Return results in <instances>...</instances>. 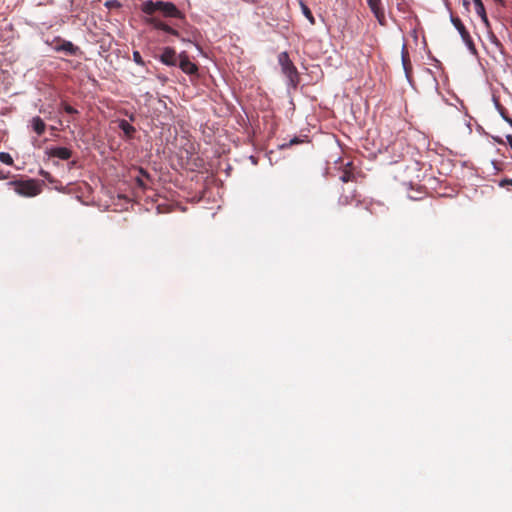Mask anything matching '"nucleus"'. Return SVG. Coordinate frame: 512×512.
<instances>
[{
    "label": "nucleus",
    "instance_id": "nucleus-25",
    "mask_svg": "<svg viewBox=\"0 0 512 512\" xmlns=\"http://www.w3.org/2000/svg\"><path fill=\"white\" fill-rule=\"evenodd\" d=\"M506 139H507V142H508V144L510 145V147L512 149V135H507Z\"/></svg>",
    "mask_w": 512,
    "mask_h": 512
},
{
    "label": "nucleus",
    "instance_id": "nucleus-21",
    "mask_svg": "<svg viewBox=\"0 0 512 512\" xmlns=\"http://www.w3.org/2000/svg\"><path fill=\"white\" fill-rule=\"evenodd\" d=\"M507 185H511L512 186V179H508V178H505V179H502L500 182H499V186L500 187H505Z\"/></svg>",
    "mask_w": 512,
    "mask_h": 512
},
{
    "label": "nucleus",
    "instance_id": "nucleus-16",
    "mask_svg": "<svg viewBox=\"0 0 512 512\" xmlns=\"http://www.w3.org/2000/svg\"><path fill=\"white\" fill-rule=\"evenodd\" d=\"M354 198V195L351 194V195H345V194H342L339 199H338V204L340 206H346V205H349L352 201V199Z\"/></svg>",
    "mask_w": 512,
    "mask_h": 512
},
{
    "label": "nucleus",
    "instance_id": "nucleus-8",
    "mask_svg": "<svg viewBox=\"0 0 512 512\" xmlns=\"http://www.w3.org/2000/svg\"><path fill=\"white\" fill-rule=\"evenodd\" d=\"M160 61L168 66H176L177 54L176 51L171 47H165L162 54L160 55Z\"/></svg>",
    "mask_w": 512,
    "mask_h": 512
},
{
    "label": "nucleus",
    "instance_id": "nucleus-13",
    "mask_svg": "<svg viewBox=\"0 0 512 512\" xmlns=\"http://www.w3.org/2000/svg\"><path fill=\"white\" fill-rule=\"evenodd\" d=\"M119 128L124 132V134L129 137V138H132L136 129L134 128V126H132L128 121L126 120H121L119 122Z\"/></svg>",
    "mask_w": 512,
    "mask_h": 512
},
{
    "label": "nucleus",
    "instance_id": "nucleus-5",
    "mask_svg": "<svg viewBox=\"0 0 512 512\" xmlns=\"http://www.w3.org/2000/svg\"><path fill=\"white\" fill-rule=\"evenodd\" d=\"M451 22L454 25V27L458 30L459 34L461 35L462 40L468 46V48L470 50L475 51V46H474L473 40H472L468 30L462 23L461 19L459 17L451 14Z\"/></svg>",
    "mask_w": 512,
    "mask_h": 512
},
{
    "label": "nucleus",
    "instance_id": "nucleus-1",
    "mask_svg": "<svg viewBox=\"0 0 512 512\" xmlns=\"http://www.w3.org/2000/svg\"><path fill=\"white\" fill-rule=\"evenodd\" d=\"M141 10L143 13L150 16L145 20L147 24L157 30H162L171 35L179 36L177 30L163 22L157 16H154L156 12H160L164 17L182 19V12L173 3L164 1L153 2L148 0L142 3Z\"/></svg>",
    "mask_w": 512,
    "mask_h": 512
},
{
    "label": "nucleus",
    "instance_id": "nucleus-6",
    "mask_svg": "<svg viewBox=\"0 0 512 512\" xmlns=\"http://www.w3.org/2000/svg\"><path fill=\"white\" fill-rule=\"evenodd\" d=\"M179 67L184 73L188 75H194L198 71L197 65L191 62L185 53H181L179 55Z\"/></svg>",
    "mask_w": 512,
    "mask_h": 512
},
{
    "label": "nucleus",
    "instance_id": "nucleus-29",
    "mask_svg": "<svg viewBox=\"0 0 512 512\" xmlns=\"http://www.w3.org/2000/svg\"><path fill=\"white\" fill-rule=\"evenodd\" d=\"M41 174L44 175V176H47L48 173L47 172H44V171H41Z\"/></svg>",
    "mask_w": 512,
    "mask_h": 512
},
{
    "label": "nucleus",
    "instance_id": "nucleus-23",
    "mask_svg": "<svg viewBox=\"0 0 512 512\" xmlns=\"http://www.w3.org/2000/svg\"><path fill=\"white\" fill-rule=\"evenodd\" d=\"M136 183L141 188H145L146 187V185H145V183H144V181H143V179L141 177H137L136 178Z\"/></svg>",
    "mask_w": 512,
    "mask_h": 512
},
{
    "label": "nucleus",
    "instance_id": "nucleus-24",
    "mask_svg": "<svg viewBox=\"0 0 512 512\" xmlns=\"http://www.w3.org/2000/svg\"><path fill=\"white\" fill-rule=\"evenodd\" d=\"M298 143H300V140H299L298 138H296V137H295V138H293V139L290 141L289 145L291 146V145L298 144Z\"/></svg>",
    "mask_w": 512,
    "mask_h": 512
},
{
    "label": "nucleus",
    "instance_id": "nucleus-14",
    "mask_svg": "<svg viewBox=\"0 0 512 512\" xmlns=\"http://www.w3.org/2000/svg\"><path fill=\"white\" fill-rule=\"evenodd\" d=\"M299 5H300L303 15L307 18L309 23L311 25H315L316 21H315V18L313 16L310 8L302 0L299 1Z\"/></svg>",
    "mask_w": 512,
    "mask_h": 512
},
{
    "label": "nucleus",
    "instance_id": "nucleus-10",
    "mask_svg": "<svg viewBox=\"0 0 512 512\" xmlns=\"http://www.w3.org/2000/svg\"><path fill=\"white\" fill-rule=\"evenodd\" d=\"M47 153L50 157H56L62 160H68L72 156V151L66 147H54Z\"/></svg>",
    "mask_w": 512,
    "mask_h": 512
},
{
    "label": "nucleus",
    "instance_id": "nucleus-20",
    "mask_svg": "<svg viewBox=\"0 0 512 512\" xmlns=\"http://www.w3.org/2000/svg\"><path fill=\"white\" fill-rule=\"evenodd\" d=\"M63 108H64V111L68 114H77L78 113V111L69 104H64Z\"/></svg>",
    "mask_w": 512,
    "mask_h": 512
},
{
    "label": "nucleus",
    "instance_id": "nucleus-19",
    "mask_svg": "<svg viewBox=\"0 0 512 512\" xmlns=\"http://www.w3.org/2000/svg\"><path fill=\"white\" fill-rule=\"evenodd\" d=\"M354 175L349 171H344L341 175L340 179L342 182L347 183L353 179Z\"/></svg>",
    "mask_w": 512,
    "mask_h": 512
},
{
    "label": "nucleus",
    "instance_id": "nucleus-7",
    "mask_svg": "<svg viewBox=\"0 0 512 512\" xmlns=\"http://www.w3.org/2000/svg\"><path fill=\"white\" fill-rule=\"evenodd\" d=\"M368 6L381 25H385V13L381 0H367Z\"/></svg>",
    "mask_w": 512,
    "mask_h": 512
},
{
    "label": "nucleus",
    "instance_id": "nucleus-18",
    "mask_svg": "<svg viewBox=\"0 0 512 512\" xmlns=\"http://www.w3.org/2000/svg\"><path fill=\"white\" fill-rule=\"evenodd\" d=\"M133 61L136 64L140 65V66H144L145 65V62H144V60H143V58H142V56H141L139 51H134L133 52Z\"/></svg>",
    "mask_w": 512,
    "mask_h": 512
},
{
    "label": "nucleus",
    "instance_id": "nucleus-2",
    "mask_svg": "<svg viewBox=\"0 0 512 512\" xmlns=\"http://www.w3.org/2000/svg\"><path fill=\"white\" fill-rule=\"evenodd\" d=\"M14 191L23 197H35L42 192V183L35 179L11 181Z\"/></svg>",
    "mask_w": 512,
    "mask_h": 512
},
{
    "label": "nucleus",
    "instance_id": "nucleus-12",
    "mask_svg": "<svg viewBox=\"0 0 512 512\" xmlns=\"http://www.w3.org/2000/svg\"><path fill=\"white\" fill-rule=\"evenodd\" d=\"M473 2L475 4L476 13L481 17V19L484 22L485 26L487 28H489L490 27V23H489V20L487 18L485 7H484V4H483L482 0H473Z\"/></svg>",
    "mask_w": 512,
    "mask_h": 512
},
{
    "label": "nucleus",
    "instance_id": "nucleus-26",
    "mask_svg": "<svg viewBox=\"0 0 512 512\" xmlns=\"http://www.w3.org/2000/svg\"><path fill=\"white\" fill-rule=\"evenodd\" d=\"M140 174L143 176V177H146V178H149V174L144 171L142 168L139 170Z\"/></svg>",
    "mask_w": 512,
    "mask_h": 512
},
{
    "label": "nucleus",
    "instance_id": "nucleus-28",
    "mask_svg": "<svg viewBox=\"0 0 512 512\" xmlns=\"http://www.w3.org/2000/svg\"><path fill=\"white\" fill-rule=\"evenodd\" d=\"M464 5H465L466 7H468V6H469V2H468V1H466V0H464Z\"/></svg>",
    "mask_w": 512,
    "mask_h": 512
},
{
    "label": "nucleus",
    "instance_id": "nucleus-27",
    "mask_svg": "<svg viewBox=\"0 0 512 512\" xmlns=\"http://www.w3.org/2000/svg\"><path fill=\"white\" fill-rule=\"evenodd\" d=\"M4 178V174L3 172L0 170V179H3Z\"/></svg>",
    "mask_w": 512,
    "mask_h": 512
},
{
    "label": "nucleus",
    "instance_id": "nucleus-30",
    "mask_svg": "<svg viewBox=\"0 0 512 512\" xmlns=\"http://www.w3.org/2000/svg\"><path fill=\"white\" fill-rule=\"evenodd\" d=\"M510 124L512 125V120H509Z\"/></svg>",
    "mask_w": 512,
    "mask_h": 512
},
{
    "label": "nucleus",
    "instance_id": "nucleus-22",
    "mask_svg": "<svg viewBox=\"0 0 512 512\" xmlns=\"http://www.w3.org/2000/svg\"><path fill=\"white\" fill-rule=\"evenodd\" d=\"M397 6H398V9H399L400 11H402V12H406L407 5H406V3H405V0H401V1L399 0V2H398V4H397Z\"/></svg>",
    "mask_w": 512,
    "mask_h": 512
},
{
    "label": "nucleus",
    "instance_id": "nucleus-11",
    "mask_svg": "<svg viewBox=\"0 0 512 512\" xmlns=\"http://www.w3.org/2000/svg\"><path fill=\"white\" fill-rule=\"evenodd\" d=\"M30 126L38 136L44 134L46 129L45 122L39 116H35L30 120Z\"/></svg>",
    "mask_w": 512,
    "mask_h": 512
},
{
    "label": "nucleus",
    "instance_id": "nucleus-4",
    "mask_svg": "<svg viewBox=\"0 0 512 512\" xmlns=\"http://www.w3.org/2000/svg\"><path fill=\"white\" fill-rule=\"evenodd\" d=\"M53 50L57 52H64L66 55L74 56L79 51V48L72 42L56 37L51 43Z\"/></svg>",
    "mask_w": 512,
    "mask_h": 512
},
{
    "label": "nucleus",
    "instance_id": "nucleus-15",
    "mask_svg": "<svg viewBox=\"0 0 512 512\" xmlns=\"http://www.w3.org/2000/svg\"><path fill=\"white\" fill-rule=\"evenodd\" d=\"M489 40L490 42L497 48V50L500 52V53H503L504 52V46L503 44L501 43V41L496 37V35L494 33H490L489 34Z\"/></svg>",
    "mask_w": 512,
    "mask_h": 512
},
{
    "label": "nucleus",
    "instance_id": "nucleus-3",
    "mask_svg": "<svg viewBox=\"0 0 512 512\" xmlns=\"http://www.w3.org/2000/svg\"><path fill=\"white\" fill-rule=\"evenodd\" d=\"M278 62L281 66L282 73L288 78L290 85L296 87L299 83V73L290 60L288 53L281 52L278 55Z\"/></svg>",
    "mask_w": 512,
    "mask_h": 512
},
{
    "label": "nucleus",
    "instance_id": "nucleus-9",
    "mask_svg": "<svg viewBox=\"0 0 512 512\" xmlns=\"http://www.w3.org/2000/svg\"><path fill=\"white\" fill-rule=\"evenodd\" d=\"M401 60H402V66L405 71L406 77L409 79L412 74V63L410 60L408 48L406 44H403L401 49Z\"/></svg>",
    "mask_w": 512,
    "mask_h": 512
},
{
    "label": "nucleus",
    "instance_id": "nucleus-17",
    "mask_svg": "<svg viewBox=\"0 0 512 512\" xmlns=\"http://www.w3.org/2000/svg\"><path fill=\"white\" fill-rule=\"evenodd\" d=\"M0 161L6 165H12L13 159L9 153L1 152L0 153Z\"/></svg>",
    "mask_w": 512,
    "mask_h": 512
}]
</instances>
